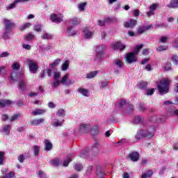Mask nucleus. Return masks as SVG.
Returning a JSON list of instances; mask_svg holds the SVG:
<instances>
[{"mask_svg": "<svg viewBox=\"0 0 178 178\" xmlns=\"http://www.w3.org/2000/svg\"><path fill=\"white\" fill-rule=\"evenodd\" d=\"M78 92L81 94V95H83V97H88V90L87 89L79 88Z\"/></svg>", "mask_w": 178, "mask_h": 178, "instance_id": "34", "label": "nucleus"}, {"mask_svg": "<svg viewBox=\"0 0 178 178\" xmlns=\"http://www.w3.org/2000/svg\"><path fill=\"white\" fill-rule=\"evenodd\" d=\"M70 23L74 26H77V24H80L81 21H80V19L74 17L70 19Z\"/></svg>", "mask_w": 178, "mask_h": 178, "instance_id": "37", "label": "nucleus"}, {"mask_svg": "<svg viewBox=\"0 0 178 178\" xmlns=\"http://www.w3.org/2000/svg\"><path fill=\"white\" fill-rule=\"evenodd\" d=\"M26 63L29 66L30 73H32L33 74H35V73H37L38 70V65H37V63H35V61L33 60L27 59Z\"/></svg>", "mask_w": 178, "mask_h": 178, "instance_id": "5", "label": "nucleus"}, {"mask_svg": "<svg viewBox=\"0 0 178 178\" xmlns=\"http://www.w3.org/2000/svg\"><path fill=\"white\" fill-rule=\"evenodd\" d=\"M113 65L114 66H116L118 69H122V67H123V63L119 59L114 60Z\"/></svg>", "mask_w": 178, "mask_h": 178, "instance_id": "24", "label": "nucleus"}, {"mask_svg": "<svg viewBox=\"0 0 178 178\" xmlns=\"http://www.w3.org/2000/svg\"><path fill=\"white\" fill-rule=\"evenodd\" d=\"M12 33V30L10 29H5V31L3 34V40H9L10 38L9 37V34Z\"/></svg>", "mask_w": 178, "mask_h": 178, "instance_id": "31", "label": "nucleus"}, {"mask_svg": "<svg viewBox=\"0 0 178 178\" xmlns=\"http://www.w3.org/2000/svg\"><path fill=\"white\" fill-rule=\"evenodd\" d=\"M3 131L6 136H9L10 133V125L7 124L3 127Z\"/></svg>", "mask_w": 178, "mask_h": 178, "instance_id": "35", "label": "nucleus"}, {"mask_svg": "<svg viewBox=\"0 0 178 178\" xmlns=\"http://www.w3.org/2000/svg\"><path fill=\"white\" fill-rule=\"evenodd\" d=\"M73 30V26H68L67 29V34L69 37H74L77 35L79 31H72Z\"/></svg>", "mask_w": 178, "mask_h": 178, "instance_id": "16", "label": "nucleus"}, {"mask_svg": "<svg viewBox=\"0 0 178 178\" xmlns=\"http://www.w3.org/2000/svg\"><path fill=\"white\" fill-rule=\"evenodd\" d=\"M86 6H87V2L81 3L79 4V10L83 12L86 9Z\"/></svg>", "mask_w": 178, "mask_h": 178, "instance_id": "47", "label": "nucleus"}, {"mask_svg": "<svg viewBox=\"0 0 178 178\" xmlns=\"http://www.w3.org/2000/svg\"><path fill=\"white\" fill-rule=\"evenodd\" d=\"M67 69H69V60H66L62 66V70L65 71L67 70Z\"/></svg>", "mask_w": 178, "mask_h": 178, "instance_id": "55", "label": "nucleus"}, {"mask_svg": "<svg viewBox=\"0 0 178 178\" xmlns=\"http://www.w3.org/2000/svg\"><path fill=\"white\" fill-rule=\"evenodd\" d=\"M128 158L132 162H138V159H140V154L137 152H132L128 155Z\"/></svg>", "mask_w": 178, "mask_h": 178, "instance_id": "12", "label": "nucleus"}, {"mask_svg": "<svg viewBox=\"0 0 178 178\" xmlns=\"http://www.w3.org/2000/svg\"><path fill=\"white\" fill-rule=\"evenodd\" d=\"M138 111L140 112H145L147 111V107L144 104V103H140L138 104Z\"/></svg>", "mask_w": 178, "mask_h": 178, "instance_id": "41", "label": "nucleus"}, {"mask_svg": "<svg viewBox=\"0 0 178 178\" xmlns=\"http://www.w3.org/2000/svg\"><path fill=\"white\" fill-rule=\"evenodd\" d=\"M163 27H168V24H155L154 26V29H162Z\"/></svg>", "mask_w": 178, "mask_h": 178, "instance_id": "59", "label": "nucleus"}, {"mask_svg": "<svg viewBox=\"0 0 178 178\" xmlns=\"http://www.w3.org/2000/svg\"><path fill=\"white\" fill-rule=\"evenodd\" d=\"M72 158H74V154H70L69 156L68 159L67 160H65L63 162V166H64V167L69 166V163H70V162H72Z\"/></svg>", "mask_w": 178, "mask_h": 178, "instance_id": "25", "label": "nucleus"}, {"mask_svg": "<svg viewBox=\"0 0 178 178\" xmlns=\"http://www.w3.org/2000/svg\"><path fill=\"white\" fill-rule=\"evenodd\" d=\"M143 119L140 115H136L132 120V123H134V124H138V123H141L143 122Z\"/></svg>", "mask_w": 178, "mask_h": 178, "instance_id": "30", "label": "nucleus"}, {"mask_svg": "<svg viewBox=\"0 0 178 178\" xmlns=\"http://www.w3.org/2000/svg\"><path fill=\"white\" fill-rule=\"evenodd\" d=\"M80 158H91V154L88 152V149H85L81 152L79 154Z\"/></svg>", "mask_w": 178, "mask_h": 178, "instance_id": "21", "label": "nucleus"}, {"mask_svg": "<svg viewBox=\"0 0 178 178\" xmlns=\"http://www.w3.org/2000/svg\"><path fill=\"white\" fill-rule=\"evenodd\" d=\"M163 69L165 72H169L170 70H172V63H166L163 66Z\"/></svg>", "mask_w": 178, "mask_h": 178, "instance_id": "42", "label": "nucleus"}, {"mask_svg": "<svg viewBox=\"0 0 178 178\" xmlns=\"http://www.w3.org/2000/svg\"><path fill=\"white\" fill-rule=\"evenodd\" d=\"M88 151L89 152V154H90V155L97 156V155H98V154H99V149L98 148V143H94L93 145L92 146L91 149H88Z\"/></svg>", "mask_w": 178, "mask_h": 178, "instance_id": "10", "label": "nucleus"}, {"mask_svg": "<svg viewBox=\"0 0 178 178\" xmlns=\"http://www.w3.org/2000/svg\"><path fill=\"white\" fill-rule=\"evenodd\" d=\"M31 24L29 22H27L20 26V30L23 31V30H26V29H29V27H31Z\"/></svg>", "mask_w": 178, "mask_h": 178, "instance_id": "48", "label": "nucleus"}, {"mask_svg": "<svg viewBox=\"0 0 178 178\" xmlns=\"http://www.w3.org/2000/svg\"><path fill=\"white\" fill-rule=\"evenodd\" d=\"M111 48L113 51H116L119 49V51H123V49H126V44H123L120 42H117L111 45Z\"/></svg>", "mask_w": 178, "mask_h": 178, "instance_id": "7", "label": "nucleus"}, {"mask_svg": "<svg viewBox=\"0 0 178 178\" xmlns=\"http://www.w3.org/2000/svg\"><path fill=\"white\" fill-rule=\"evenodd\" d=\"M154 175V172L152 170H149L145 173H143L141 175V178H148L151 177Z\"/></svg>", "mask_w": 178, "mask_h": 178, "instance_id": "36", "label": "nucleus"}, {"mask_svg": "<svg viewBox=\"0 0 178 178\" xmlns=\"http://www.w3.org/2000/svg\"><path fill=\"white\" fill-rule=\"evenodd\" d=\"M54 36L52 35V34L47 32H43L41 36V38H42V40H52Z\"/></svg>", "mask_w": 178, "mask_h": 178, "instance_id": "23", "label": "nucleus"}, {"mask_svg": "<svg viewBox=\"0 0 178 178\" xmlns=\"http://www.w3.org/2000/svg\"><path fill=\"white\" fill-rule=\"evenodd\" d=\"M168 112L171 116H177L178 118V109L171 108L168 110Z\"/></svg>", "mask_w": 178, "mask_h": 178, "instance_id": "27", "label": "nucleus"}, {"mask_svg": "<svg viewBox=\"0 0 178 178\" xmlns=\"http://www.w3.org/2000/svg\"><path fill=\"white\" fill-rule=\"evenodd\" d=\"M167 6L168 8H171L172 9H177L178 8V0H171Z\"/></svg>", "mask_w": 178, "mask_h": 178, "instance_id": "19", "label": "nucleus"}, {"mask_svg": "<svg viewBox=\"0 0 178 178\" xmlns=\"http://www.w3.org/2000/svg\"><path fill=\"white\" fill-rule=\"evenodd\" d=\"M24 159H26V158H24V154H20L18 156V161L20 162V163H23V162H24Z\"/></svg>", "mask_w": 178, "mask_h": 178, "instance_id": "60", "label": "nucleus"}, {"mask_svg": "<svg viewBox=\"0 0 178 178\" xmlns=\"http://www.w3.org/2000/svg\"><path fill=\"white\" fill-rule=\"evenodd\" d=\"M15 177V172H10L8 174H7L6 176L1 177V178H12Z\"/></svg>", "mask_w": 178, "mask_h": 178, "instance_id": "58", "label": "nucleus"}, {"mask_svg": "<svg viewBox=\"0 0 178 178\" xmlns=\"http://www.w3.org/2000/svg\"><path fill=\"white\" fill-rule=\"evenodd\" d=\"M51 163H52V165L56 167H58L60 165V161H59V159H58L52 160Z\"/></svg>", "mask_w": 178, "mask_h": 178, "instance_id": "56", "label": "nucleus"}, {"mask_svg": "<svg viewBox=\"0 0 178 178\" xmlns=\"http://www.w3.org/2000/svg\"><path fill=\"white\" fill-rule=\"evenodd\" d=\"M13 102L7 99H0V108H5V106H9V105H12Z\"/></svg>", "mask_w": 178, "mask_h": 178, "instance_id": "17", "label": "nucleus"}, {"mask_svg": "<svg viewBox=\"0 0 178 178\" xmlns=\"http://www.w3.org/2000/svg\"><path fill=\"white\" fill-rule=\"evenodd\" d=\"M65 110L60 108L56 112V116H58L59 118L65 116Z\"/></svg>", "mask_w": 178, "mask_h": 178, "instance_id": "45", "label": "nucleus"}, {"mask_svg": "<svg viewBox=\"0 0 178 178\" xmlns=\"http://www.w3.org/2000/svg\"><path fill=\"white\" fill-rule=\"evenodd\" d=\"M83 168L84 167L83 166V164L80 163H76L74 165V169L76 170V172H81V170H83Z\"/></svg>", "mask_w": 178, "mask_h": 178, "instance_id": "29", "label": "nucleus"}, {"mask_svg": "<svg viewBox=\"0 0 178 178\" xmlns=\"http://www.w3.org/2000/svg\"><path fill=\"white\" fill-rule=\"evenodd\" d=\"M16 2L15 1H13V3L10 4L8 6H7L6 8V10H10L12 9H15V8H16Z\"/></svg>", "mask_w": 178, "mask_h": 178, "instance_id": "54", "label": "nucleus"}, {"mask_svg": "<svg viewBox=\"0 0 178 178\" xmlns=\"http://www.w3.org/2000/svg\"><path fill=\"white\" fill-rule=\"evenodd\" d=\"M137 24V20L136 19H130L129 22L124 23V26L127 29H133Z\"/></svg>", "mask_w": 178, "mask_h": 178, "instance_id": "14", "label": "nucleus"}, {"mask_svg": "<svg viewBox=\"0 0 178 178\" xmlns=\"http://www.w3.org/2000/svg\"><path fill=\"white\" fill-rule=\"evenodd\" d=\"M147 86H148V82L145 81H140L138 84V87L140 90H145V88H147Z\"/></svg>", "mask_w": 178, "mask_h": 178, "instance_id": "32", "label": "nucleus"}, {"mask_svg": "<svg viewBox=\"0 0 178 178\" xmlns=\"http://www.w3.org/2000/svg\"><path fill=\"white\" fill-rule=\"evenodd\" d=\"M106 48V47L104 44L96 46L95 51H96V56L97 58H101L102 54H104V50Z\"/></svg>", "mask_w": 178, "mask_h": 178, "instance_id": "11", "label": "nucleus"}, {"mask_svg": "<svg viewBox=\"0 0 178 178\" xmlns=\"http://www.w3.org/2000/svg\"><path fill=\"white\" fill-rule=\"evenodd\" d=\"M169 84H170V80L169 79L160 81L159 84L157 85L160 95H163V94H168L169 92Z\"/></svg>", "mask_w": 178, "mask_h": 178, "instance_id": "3", "label": "nucleus"}, {"mask_svg": "<svg viewBox=\"0 0 178 178\" xmlns=\"http://www.w3.org/2000/svg\"><path fill=\"white\" fill-rule=\"evenodd\" d=\"M5 153L0 151V165H3V161H5Z\"/></svg>", "mask_w": 178, "mask_h": 178, "instance_id": "51", "label": "nucleus"}, {"mask_svg": "<svg viewBox=\"0 0 178 178\" xmlns=\"http://www.w3.org/2000/svg\"><path fill=\"white\" fill-rule=\"evenodd\" d=\"M22 48L26 49V51H30V49H31V45L29 44H22Z\"/></svg>", "mask_w": 178, "mask_h": 178, "instance_id": "57", "label": "nucleus"}, {"mask_svg": "<svg viewBox=\"0 0 178 178\" xmlns=\"http://www.w3.org/2000/svg\"><path fill=\"white\" fill-rule=\"evenodd\" d=\"M12 69L14 70V71L13 72H16L17 73H22V72L19 71L20 70V64H19V63H14L12 65Z\"/></svg>", "mask_w": 178, "mask_h": 178, "instance_id": "26", "label": "nucleus"}, {"mask_svg": "<svg viewBox=\"0 0 178 178\" xmlns=\"http://www.w3.org/2000/svg\"><path fill=\"white\" fill-rule=\"evenodd\" d=\"M149 122H152V123H158V116L153 115L149 118Z\"/></svg>", "mask_w": 178, "mask_h": 178, "instance_id": "53", "label": "nucleus"}, {"mask_svg": "<svg viewBox=\"0 0 178 178\" xmlns=\"http://www.w3.org/2000/svg\"><path fill=\"white\" fill-rule=\"evenodd\" d=\"M45 122V119L44 118H40V119H35L31 121V126H38L39 124H41Z\"/></svg>", "mask_w": 178, "mask_h": 178, "instance_id": "18", "label": "nucleus"}, {"mask_svg": "<svg viewBox=\"0 0 178 178\" xmlns=\"http://www.w3.org/2000/svg\"><path fill=\"white\" fill-rule=\"evenodd\" d=\"M90 124H81L79 127L78 132L79 134H86L87 133H90Z\"/></svg>", "mask_w": 178, "mask_h": 178, "instance_id": "6", "label": "nucleus"}, {"mask_svg": "<svg viewBox=\"0 0 178 178\" xmlns=\"http://www.w3.org/2000/svg\"><path fill=\"white\" fill-rule=\"evenodd\" d=\"M21 118L22 115L20 113L14 114L10 119V122H15V120H19Z\"/></svg>", "mask_w": 178, "mask_h": 178, "instance_id": "39", "label": "nucleus"}, {"mask_svg": "<svg viewBox=\"0 0 178 178\" xmlns=\"http://www.w3.org/2000/svg\"><path fill=\"white\" fill-rule=\"evenodd\" d=\"M172 60L174 65H177L178 64V56H173L172 57Z\"/></svg>", "mask_w": 178, "mask_h": 178, "instance_id": "63", "label": "nucleus"}, {"mask_svg": "<svg viewBox=\"0 0 178 178\" xmlns=\"http://www.w3.org/2000/svg\"><path fill=\"white\" fill-rule=\"evenodd\" d=\"M63 122H65V120H63L62 121L56 120L54 121L51 124L54 126V127H59L63 124Z\"/></svg>", "mask_w": 178, "mask_h": 178, "instance_id": "38", "label": "nucleus"}, {"mask_svg": "<svg viewBox=\"0 0 178 178\" xmlns=\"http://www.w3.org/2000/svg\"><path fill=\"white\" fill-rule=\"evenodd\" d=\"M168 50V46H159L156 48V51H158L159 52H161L162 51H167Z\"/></svg>", "mask_w": 178, "mask_h": 178, "instance_id": "50", "label": "nucleus"}, {"mask_svg": "<svg viewBox=\"0 0 178 178\" xmlns=\"http://www.w3.org/2000/svg\"><path fill=\"white\" fill-rule=\"evenodd\" d=\"M168 41V37L166 36H162L159 39V42H161L162 44H165Z\"/></svg>", "mask_w": 178, "mask_h": 178, "instance_id": "61", "label": "nucleus"}, {"mask_svg": "<svg viewBox=\"0 0 178 178\" xmlns=\"http://www.w3.org/2000/svg\"><path fill=\"white\" fill-rule=\"evenodd\" d=\"M42 26L40 24H37L34 26V31L40 32L41 31Z\"/></svg>", "mask_w": 178, "mask_h": 178, "instance_id": "64", "label": "nucleus"}, {"mask_svg": "<svg viewBox=\"0 0 178 178\" xmlns=\"http://www.w3.org/2000/svg\"><path fill=\"white\" fill-rule=\"evenodd\" d=\"M33 38H35V35L31 33H27L24 36L25 41H33Z\"/></svg>", "mask_w": 178, "mask_h": 178, "instance_id": "28", "label": "nucleus"}, {"mask_svg": "<svg viewBox=\"0 0 178 178\" xmlns=\"http://www.w3.org/2000/svg\"><path fill=\"white\" fill-rule=\"evenodd\" d=\"M70 76L69 74H66L60 80L61 84H65V86H71V84H74V81L69 80Z\"/></svg>", "mask_w": 178, "mask_h": 178, "instance_id": "9", "label": "nucleus"}, {"mask_svg": "<svg viewBox=\"0 0 178 178\" xmlns=\"http://www.w3.org/2000/svg\"><path fill=\"white\" fill-rule=\"evenodd\" d=\"M59 62H60V59L57 58L52 63H51L50 67H51V69L56 67V66H58V65H59Z\"/></svg>", "mask_w": 178, "mask_h": 178, "instance_id": "43", "label": "nucleus"}, {"mask_svg": "<svg viewBox=\"0 0 178 178\" xmlns=\"http://www.w3.org/2000/svg\"><path fill=\"white\" fill-rule=\"evenodd\" d=\"M52 144L51 143V141H49L47 139L44 140V150L45 151H51V149H52Z\"/></svg>", "mask_w": 178, "mask_h": 178, "instance_id": "20", "label": "nucleus"}, {"mask_svg": "<svg viewBox=\"0 0 178 178\" xmlns=\"http://www.w3.org/2000/svg\"><path fill=\"white\" fill-rule=\"evenodd\" d=\"M85 38H91L92 37V32L90 31H83Z\"/></svg>", "mask_w": 178, "mask_h": 178, "instance_id": "46", "label": "nucleus"}, {"mask_svg": "<svg viewBox=\"0 0 178 178\" xmlns=\"http://www.w3.org/2000/svg\"><path fill=\"white\" fill-rule=\"evenodd\" d=\"M90 131L92 136H96V134H98V132L99 131V129L98 128V126H95L92 128Z\"/></svg>", "mask_w": 178, "mask_h": 178, "instance_id": "40", "label": "nucleus"}, {"mask_svg": "<svg viewBox=\"0 0 178 178\" xmlns=\"http://www.w3.org/2000/svg\"><path fill=\"white\" fill-rule=\"evenodd\" d=\"M143 47H144V44H140L135 47V50L133 52H131L127 55L126 60L127 63H129V65H131L133 62H136V55L138 54L140 49H143Z\"/></svg>", "mask_w": 178, "mask_h": 178, "instance_id": "4", "label": "nucleus"}, {"mask_svg": "<svg viewBox=\"0 0 178 178\" xmlns=\"http://www.w3.org/2000/svg\"><path fill=\"white\" fill-rule=\"evenodd\" d=\"M158 123H163L164 122H166V116L162 115L160 117H157Z\"/></svg>", "mask_w": 178, "mask_h": 178, "instance_id": "49", "label": "nucleus"}, {"mask_svg": "<svg viewBox=\"0 0 178 178\" xmlns=\"http://www.w3.org/2000/svg\"><path fill=\"white\" fill-rule=\"evenodd\" d=\"M33 155L34 156H38V154H40V147L38 145H35L33 147Z\"/></svg>", "mask_w": 178, "mask_h": 178, "instance_id": "33", "label": "nucleus"}, {"mask_svg": "<svg viewBox=\"0 0 178 178\" xmlns=\"http://www.w3.org/2000/svg\"><path fill=\"white\" fill-rule=\"evenodd\" d=\"M46 112L47 110L45 109L37 108L32 112V115H33V116H38V115H44Z\"/></svg>", "mask_w": 178, "mask_h": 178, "instance_id": "22", "label": "nucleus"}, {"mask_svg": "<svg viewBox=\"0 0 178 178\" xmlns=\"http://www.w3.org/2000/svg\"><path fill=\"white\" fill-rule=\"evenodd\" d=\"M50 19L53 23H61L63 22V15L62 14H52L50 15Z\"/></svg>", "mask_w": 178, "mask_h": 178, "instance_id": "8", "label": "nucleus"}, {"mask_svg": "<svg viewBox=\"0 0 178 178\" xmlns=\"http://www.w3.org/2000/svg\"><path fill=\"white\" fill-rule=\"evenodd\" d=\"M97 71L92 72L88 74L87 78L88 79H94V77L97 76Z\"/></svg>", "mask_w": 178, "mask_h": 178, "instance_id": "52", "label": "nucleus"}, {"mask_svg": "<svg viewBox=\"0 0 178 178\" xmlns=\"http://www.w3.org/2000/svg\"><path fill=\"white\" fill-rule=\"evenodd\" d=\"M152 25H147V26H139L137 29L138 34H143V33H145V31H148V30H152Z\"/></svg>", "mask_w": 178, "mask_h": 178, "instance_id": "13", "label": "nucleus"}, {"mask_svg": "<svg viewBox=\"0 0 178 178\" xmlns=\"http://www.w3.org/2000/svg\"><path fill=\"white\" fill-rule=\"evenodd\" d=\"M11 80L13 81H18L19 90L22 91L26 90V80L23 76V72H13L11 73Z\"/></svg>", "mask_w": 178, "mask_h": 178, "instance_id": "2", "label": "nucleus"}, {"mask_svg": "<svg viewBox=\"0 0 178 178\" xmlns=\"http://www.w3.org/2000/svg\"><path fill=\"white\" fill-rule=\"evenodd\" d=\"M51 86L53 88H58L60 86V81L54 80V81L51 82Z\"/></svg>", "mask_w": 178, "mask_h": 178, "instance_id": "44", "label": "nucleus"}, {"mask_svg": "<svg viewBox=\"0 0 178 178\" xmlns=\"http://www.w3.org/2000/svg\"><path fill=\"white\" fill-rule=\"evenodd\" d=\"M155 136V127L154 126H147L145 129H140L135 136V138L136 140H142V138H145L147 137L148 138H151Z\"/></svg>", "mask_w": 178, "mask_h": 178, "instance_id": "1", "label": "nucleus"}, {"mask_svg": "<svg viewBox=\"0 0 178 178\" xmlns=\"http://www.w3.org/2000/svg\"><path fill=\"white\" fill-rule=\"evenodd\" d=\"M159 6V4H158V3H153L152 6H150L149 10H153L154 11Z\"/></svg>", "mask_w": 178, "mask_h": 178, "instance_id": "62", "label": "nucleus"}, {"mask_svg": "<svg viewBox=\"0 0 178 178\" xmlns=\"http://www.w3.org/2000/svg\"><path fill=\"white\" fill-rule=\"evenodd\" d=\"M12 27H15V24L10 20L5 18L4 19V29L5 30H12Z\"/></svg>", "mask_w": 178, "mask_h": 178, "instance_id": "15", "label": "nucleus"}]
</instances>
